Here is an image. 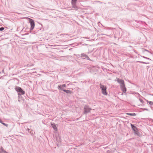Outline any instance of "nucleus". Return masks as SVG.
<instances>
[{"mask_svg":"<svg viewBox=\"0 0 153 153\" xmlns=\"http://www.w3.org/2000/svg\"><path fill=\"white\" fill-rule=\"evenodd\" d=\"M91 110L92 109L88 105H85L84 108L83 114L86 115L88 113H90Z\"/></svg>","mask_w":153,"mask_h":153,"instance_id":"f257e3e1","label":"nucleus"},{"mask_svg":"<svg viewBox=\"0 0 153 153\" xmlns=\"http://www.w3.org/2000/svg\"><path fill=\"white\" fill-rule=\"evenodd\" d=\"M15 89L18 93V94L19 95H23L25 94V91L19 87L16 86L15 88Z\"/></svg>","mask_w":153,"mask_h":153,"instance_id":"f03ea898","label":"nucleus"},{"mask_svg":"<svg viewBox=\"0 0 153 153\" xmlns=\"http://www.w3.org/2000/svg\"><path fill=\"white\" fill-rule=\"evenodd\" d=\"M100 86L102 91V93L104 95H107L108 93L106 91V86L102 85L101 83H100Z\"/></svg>","mask_w":153,"mask_h":153,"instance_id":"7ed1b4c3","label":"nucleus"},{"mask_svg":"<svg viewBox=\"0 0 153 153\" xmlns=\"http://www.w3.org/2000/svg\"><path fill=\"white\" fill-rule=\"evenodd\" d=\"M29 22L31 26L30 30H32L33 29L35 26L34 22L33 19L30 18L29 19Z\"/></svg>","mask_w":153,"mask_h":153,"instance_id":"20e7f679","label":"nucleus"},{"mask_svg":"<svg viewBox=\"0 0 153 153\" xmlns=\"http://www.w3.org/2000/svg\"><path fill=\"white\" fill-rule=\"evenodd\" d=\"M80 58L83 59H86L87 60H91L88 56L85 53H81L80 55H79Z\"/></svg>","mask_w":153,"mask_h":153,"instance_id":"39448f33","label":"nucleus"},{"mask_svg":"<svg viewBox=\"0 0 153 153\" xmlns=\"http://www.w3.org/2000/svg\"><path fill=\"white\" fill-rule=\"evenodd\" d=\"M58 88L59 89H60L63 91L64 92H66L67 94H71V91L70 90L64 89L62 88L61 87V85H58Z\"/></svg>","mask_w":153,"mask_h":153,"instance_id":"423d86ee","label":"nucleus"},{"mask_svg":"<svg viewBox=\"0 0 153 153\" xmlns=\"http://www.w3.org/2000/svg\"><path fill=\"white\" fill-rule=\"evenodd\" d=\"M77 1H71V3L72 7L75 9H77L78 7L76 5V2Z\"/></svg>","mask_w":153,"mask_h":153,"instance_id":"0eeeda50","label":"nucleus"},{"mask_svg":"<svg viewBox=\"0 0 153 153\" xmlns=\"http://www.w3.org/2000/svg\"><path fill=\"white\" fill-rule=\"evenodd\" d=\"M120 86L121 90H122L123 92L125 93L126 91V87L125 83L123 84L122 85H120Z\"/></svg>","mask_w":153,"mask_h":153,"instance_id":"6e6552de","label":"nucleus"},{"mask_svg":"<svg viewBox=\"0 0 153 153\" xmlns=\"http://www.w3.org/2000/svg\"><path fill=\"white\" fill-rule=\"evenodd\" d=\"M117 82H118L120 83V85H122L124 83V81L122 79H120L119 78L117 79Z\"/></svg>","mask_w":153,"mask_h":153,"instance_id":"1a4fd4ad","label":"nucleus"},{"mask_svg":"<svg viewBox=\"0 0 153 153\" xmlns=\"http://www.w3.org/2000/svg\"><path fill=\"white\" fill-rule=\"evenodd\" d=\"M131 126L133 130L134 131H135L136 130H137V128L134 125V124H131Z\"/></svg>","mask_w":153,"mask_h":153,"instance_id":"9d476101","label":"nucleus"},{"mask_svg":"<svg viewBox=\"0 0 153 153\" xmlns=\"http://www.w3.org/2000/svg\"><path fill=\"white\" fill-rule=\"evenodd\" d=\"M51 125L54 130L56 131L57 130V128L56 126L54 123L53 124H52Z\"/></svg>","mask_w":153,"mask_h":153,"instance_id":"9b49d317","label":"nucleus"},{"mask_svg":"<svg viewBox=\"0 0 153 153\" xmlns=\"http://www.w3.org/2000/svg\"><path fill=\"white\" fill-rule=\"evenodd\" d=\"M0 153H7L6 151H4L3 149L1 148L0 149Z\"/></svg>","mask_w":153,"mask_h":153,"instance_id":"f8f14e48","label":"nucleus"},{"mask_svg":"<svg viewBox=\"0 0 153 153\" xmlns=\"http://www.w3.org/2000/svg\"><path fill=\"white\" fill-rule=\"evenodd\" d=\"M0 123H2L3 125L4 126H5L6 127H7L8 125L7 124H5V123H3L1 120L0 118Z\"/></svg>","mask_w":153,"mask_h":153,"instance_id":"ddd939ff","label":"nucleus"},{"mask_svg":"<svg viewBox=\"0 0 153 153\" xmlns=\"http://www.w3.org/2000/svg\"><path fill=\"white\" fill-rule=\"evenodd\" d=\"M146 102H147V103H149V104L151 105H153V102L149 101L148 100H146Z\"/></svg>","mask_w":153,"mask_h":153,"instance_id":"4468645a","label":"nucleus"},{"mask_svg":"<svg viewBox=\"0 0 153 153\" xmlns=\"http://www.w3.org/2000/svg\"><path fill=\"white\" fill-rule=\"evenodd\" d=\"M128 115L131 116H135L136 114L135 113H126Z\"/></svg>","mask_w":153,"mask_h":153,"instance_id":"2eb2a0df","label":"nucleus"},{"mask_svg":"<svg viewBox=\"0 0 153 153\" xmlns=\"http://www.w3.org/2000/svg\"><path fill=\"white\" fill-rule=\"evenodd\" d=\"M33 131L31 129L28 132H29L30 134L31 135L33 136L34 134L33 133Z\"/></svg>","mask_w":153,"mask_h":153,"instance_id":"dca6fc26","label":"nucleus"},{"mask_svg":"<svg viewBox=\"0 0 153 153\" xmlns=\"http://www.w3.org/2000/svg\"><path fill=\"white\" fill-rule=\"evenodd\" d=\"M138 62L144 64H149V62H145L143 61H138Z\"/></svg>","mask_w":153,"mask_h":153,"instance_id":"f3484780","label":"nucleus"},{"mask_svg":"<svg viewBox=\"0 0 153 153\" xmlns=\"http://www.w3.org/2000/svg\"><path fill=\"white\" fill-rule=\"evenodd\" d=\"M141 109L143 111H144V110L149 111V110L148 109L146 108H141Z\"/></svg>","mask_w":153,"mask_h":153,"instance_id":"a211bd4d","label":"nucleus"},{"mask_svg":"<svg viewBox=\"0 0 153 153\" xmlns=\"http://www.w3.org/2000/svg\"><path fill=\"white\" fill-rule=\"evenodd\" d=\"M139 100L143 104L144 103V101L142 99L140 98H139Z\"/></svg>","mask_w":153,"mask_h":153,"instance_id":"6ab92c4d","label":"nucleus"},{"mask_svg":"<svg viewBox=\"0 0 153 153\" xmlns=\"http://www.w3.org/2000/svg\"><path fill=\"white\" fill-rule=\"evenodd\" d=\"M134 134H135L137 135H138V132L137 131V130H136L135 131H134Z\"/></svg>","mask_w":153,"mask_h":153,"instance_id":"aec40b11","label":"nucleus"},{"mask_svg":"<svg viewBox=\"0 0 153 153\" xmlns=\"http://www.w3.org/2000/svg\"><path fill=\"white\" fill-rule=\"evenodd\" d=\"M4 29V28L3 27H1L0 28V31H2Z\"/></svg>","mask_w":153,"mask_h":153,"instance_id":"412c9836","label":"nucleus"},{"mask_svg":"<svg viewBox=\"0 0 153 153\" xmlns=\"http://www.w3.org/2000/svg\"><path fill=\"white\" fill-rule=\"evenodd\" d=\"M61 87L62 88L63 87H66V85L65 84H63L62 85H61Z\"/></svg>","mask_w":153,"mask_h":153,"instance_id":"4be33fe9","label":"nucleus"},{"mask_svg":"<svg viewBox=\"0 0 153 153\" xmlns=\"http://www.w3.org/2000/svg\"><path fill=\"white\" fill-rule=\"evenodd\" d=\"M143 50H144V51H146L150 53V52L149 51H148L146 49H144Z\"/></svg>","mask_w":153,"mask_h":153,"instance_id":"5701e85b","label":"nucleus"},{"mask_svg":"<svg viewBox=\"0 0 153 153\" xmlns=\"http://www.w3.org/2000/svg\"><path fill=\"white\" fill-rule=\"evenodd\" d=\"M31 129L28 128H27V129H26V130H28V132H29V131H30V130Z\"/></svg>","mask_w":153,"mask_h":153,"instance_id":"b1692460","label":"nucleus"},{"mask_svg":"<svg viewBox=\"0 0 153 153\" xmlns=\"http://www.w3.org/2000/svg\"><path fill=\"white\" fill-rule=\"evenodd\" d=\"M110 152V151L109 150H108V151H107V153H111Z\"/></svg>","mask_w":153,"mask_h":153,"instance_id":"393cba45","label":"nucleus"},{"mask_svg":"<svg viewBox=\"0 0 153 153\" xmlns=\"http://www.w3.org/2000/svg\"><path fill=\"white\" fill-rule=\"evenodd\" d=\"M146 59L151 60V59H150L149 58L147 57H146Z\"/></svg>","mask_w":153,"mask_h":153,"instance_id":"a878e982","label":"nucleus"},{"mask_svg":"<svg viewBox=\"0 0 153 153\" xmlns=\"http://www.w3.org/2000/svg\"><path fill=\"white\" fill-rule=\"evenodd\" d=\"M142 57H143V58H145V59H146V57H145L144 56H141Z\"/></svg>","mask_w":153,"mask_h":153,"instance_id":"bb28decb","label":"nucleus"},{"mask_svg":"<svg viewBox=\"0 0 153 153\" xmlns=\"http://www.w3.org/2000/svg\"><path fill=\"white\" fill-rule=\"evenodd\" d=\"M4 70L3 69L2 70V72L4 73Z\"/></svg>","mask_w":153,"mask_h":153,"instance_id":"cd10ccee","label":"nucleus"},{"mask_svg":"<svg viewBox=\"0 0 153 153\" xmlns=\"http://www.w3.org/2000/svg\"><path fill=\"white\" fill-rule=\"evenodd\" d=\"M35 69H36V68H34L32 69H31V70H35Z\"/></svg>","mask_w":153,"mask_h":153,"instance_id":"c85d7f7f","label":"nucleus"},{"mask_svg":"<svg viewBox=\"0 0 153 153\" xmlns=\"http://www.w3.org/2000/svg\"><path fill=\"white\" fill-rule=\"evenodd\" d=\"M53 46V45H51V46Z\"/></svg>","mask_w":153,"mask_h":153,"instance_id":"c756f323","label":"nucleus"},{"mask_svg":"<svg viewBox=\"0 0 153 153\" xmlns=\"http://www.w3.org/2000/svg\"><path fill=\"white\" fill-rule=\"evenodd\" d=\"M27 66H29V65H27Z\"/></svg>","mask_w":153,"mask_h":153,"instance_id":"7c9ffc66","label":"nucleus"},{"mask_svg":"<svg viewBox=\"0 0 153 153\" xmlns=\"http://www.w3.org/2000/svg\"><path fill=\"white\" fill-rule=\"evenodd\" d=\"M36 72H33V73H36Z\"/></svg>","mask_w":153,"mask_h":153,"instance_id":"2f4dec72","label":"nucleus"},{"mask_svg":"<svg viewBox=\"0 0 153 153\" xmlns=\"http://www.w3.org/2000/svg\"><path fill=\"white\" fill-rule=\"evenodd\" d=\"M152 96H153V94L152 95Z\"/></svg>","mask_w":153,"mask_h":153,"instance_id":"473e14b6","label":"nucleus"}]
</instances>
